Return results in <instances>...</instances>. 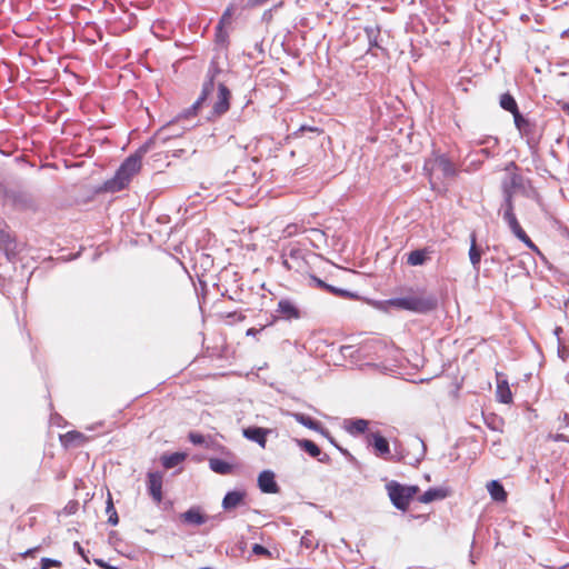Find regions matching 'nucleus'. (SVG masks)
I'll use <instances>...</instances> for the list:
<instances>
[{
  "mask_svg": "<svg viewBox=\"0 0 569 569\" xmlns=\"http://www.w3.org/2000/svg\"><path fill=\"white\" fill-rule=\"evenodd\" d=\"M366 440L368 447L373 449L377 457L385 460L403 462L410 466L420 463L427 451L425 442L418 437L412 438L408 443L409 449L416 451L413 455L403 448L396 450V453L391 455L389 441L379 431L368 433L366 436Z\"/></svg>",
  "mask_w": 569,
  "mask_h": 569,
  "instance_id": "f257e3e1",
  "label": "nucleus"
},
{
  "mask_svg": "<svg viewBox=\"0 0 569 569\" xmlns=\"http://www.w3.org/2000/svg\"><path fill=\"white\" fill-rule=\"evenodd\" d=\"M154 143V138H150L142 146H140L134 153L130 154L120 164L113 178L104 182V190L109 192H119L127 188L134 174L141 169V160L144 154L151 150Z\"/></svg>",
  "mask_w": 569,
  "mask_h": 569,
  "instance_id": "f03ea898",
  "label": "nucleus"
},
{
  "mask_svg": "<svg viewBox=\"0 0 569 569\" xmlns=\"http://www.w3.org/2000/svg\"><path fill=\"white\" fill-rule=\"evenodd\" d=\"M388 303L397 309L428 313L438 307V299L433 293H426L421 288H409L406 290V296L391 298Z\"/></svg>",
  "mask_w": 569,
  "mask_h": 569,
  "instance_id": "7ed1b4c3",
  "label": "nucleus"
},
{
  "mask_svg": "<svg viewBox=\"0 0 569 569\" xmlns=\"http://www.w3.org/2000/svg\"><path fill=\"white\" fill-rule=\"evenodd\" d=\"M499 213L501 214L503 221L508 224L510 231L515 234L517 239L525 243L529 249L539 252L538 247L532 242V240L528 237L526 231L521 228L516 217L512 201V191L508 189H505L503 191V201L500 206Z\"/></svg>",
  "mask_w": 569,
  "mask_h": 569,
  "instance_id": "20e7f679",
  "label": "nucleus"
},
{
  "mask_svg": "<svg viewBox=\"0 0 569 569\" xmlns=\"http://www.w3.org/2000/svg\"><path fill=\"white\" fill-rule=\"evenodd\" d=\"M386 489L393 507L401 511L408 509L410 501L419 490L418 486H406L395 480L387 483Z\"/></svg>",
  "mask_w": 569,
  "mask_h": 569,
  "instance_id": "39448f33",
  "label": "nucleus"
},
{
  "mask_svg": "<svg viewBox=\"0 0 569 569\" xmlns=\"http://www.w3.org/2000/svg\"><path fill=\"white\" fill-rule=\"evenodd\" d=\"M220 72L221 70L218 64L212 61L208 68L206 80L202 83L201 93L198 99L189 108H187V111L183 113L186 117L197 116L199 109L208 100L209 96L212 94L214 90V80Z\"/></svg>",
  "mask_w": 569,
  "mask_h": 569,
  "instance_id": "423d86ee",
  "label": "nucleus"
},
{
  "mask_svg": "<svg viewBox=\"0 0 569 569\" xmlns=\"http://www.w3.org/2000/svg\"><path fill=\"white\" fill-rule=\"evenodd\" d=\"M423 170L430 180L436 173H439L438 178H453L457 174L453 162L442 153H435L432 158L426 160Z\"/></svg>",
  "mask_w": 569,
  "mask_h": 569,
  "instance_id": "0eeeda50",
  "label": "nucleus"
},
{
  "mask_svg": "<svg viewBox=\"0 0 569 569\" xmlns=\"http://www.w3.org/2000/svg\"><path fill=\"white\" fill-rule=\"evenodd\" d=\"M231 91L224 83L218 84L217 100L214 101L212 109L207 117L209 121H213L217 118L222 117L230 109Z\"/></svg>",
  "mask_w": 569,
  "mask_h": 569,
  "instance_id": "6e6552de",
  "label": "nucleus"
},
{
  "mask_svg": "<svg viewBox=\"0 0 569 569\" xmlns=\"http://www.w3.org/2000/svg\"><path fill=\"white\" fill-rule=\"evenodd\" d=\"M7 200L18 210H36V201L32 194L24 190H9L6 192Z\"/></svg>",
  "mask_w": 569,
  "mask_h": 569,
  "instance_id": "1a4fd4ad",
  "label": "nucleus"
},
{
  "mask_svg": "<svg viewBox=\"0 0 569 569\" xmlns=\"http://www.w3.org/2000/svg\"><path fill=\"white\" fill-rule=\"evenodd\" d=\"M162 473L159 471H150L147 475V488L148 493L151 496L154 502L160 503L162 501Z\"/></svg>",
  "mask_w": 569,
  "mask_h": 569,
  "instance_id": "9d476101",
  "label": "nucleus"
},
{
  "mask_svg": "<svg viewBox=\"0 0 569 569\" xmlns=\"http://www.w3.org/2000/svg\"><path fill=\"white\" fill-rule=\"evenodd\" d=\"M187 111L183 110L177 118V120L169 122L168 124L163 126L159 131L157 132L154 138L161 139L163 142L167 140L178 137L182 134L186 128H178V122L182 119H189L192 116L186 117L183 113Z\"/></svg>",
  "mask_w": 569,
  "mask_h": 569,
  "instance_id": "9b49d317",
  "label": "nucleus"
},
{
  "mask_svg": "<svg viewBox=\"0 0 569 569\" xmlns=\"http://www.w3.org/2000/svg\"><path fill=\"white\" fill-rule=\"evenodd\" d=\"M208 519L209 516L203 513L199 506H193L180 515L181 522L192 527L202 526Z\"/></svg>",
  "mask_w": 569,
  "mask_h": 569,
  "instance_id": "f8f14e48",
  "label": "nucleus"
},
{
  "mask_svg": "<svg viewBox=\"0 0 569 569\" xmlns=\"http://www.w3.org/2000/svg\"><path fill=\"white\" fill-rule=\"evenodd\" d=\"M519 132L526 138L527 144L532 153L537 152L542 133L536 122L530 121L529 126L523 127Z\"/></svg>",
  "mask_w": 569,
  "mask_h": 569,
  "instance_id": "ddd939ff",
  "label": "nucleus"
},
{
  "mask_svg": "<svg viewBox=\"0 0 569 569\" xmlns=\"http://www.w3.org/2000/svg\"><path fill=\"white\" fill-rule=\"evenodd\" d=\"M258 487L263 493H278L280 490L276 481V475L271 470H263L259 473Z\"/></svg>",
  "mask_w": 569,
  "mask_h": 569,
  "instance_id": "4468645a",
  "label": "nucleus"
},
{
  "mask_svg": "<svg viewBox=\"0 0 569 569\" xmlns=\"http://www.w3.org/2000/svg\"><path fill=\"white\" fill-rule=\"evenodd\" d=\"M279 317L284 320H293L301 318L300 309L290 299H281L276 310Z\"/></svg>",
  "mask_w": 569,
  "mask_h": 569,
  "instance_id": "2eb2a0df",
  "label": "nucleus"
},
{
  "mask_svg": "<svg viewBox=\"0 0 569 569\" xmlns=\"http://www.w3.org/2000/svg\"><path fill=\"white\" fill-rule=\"evenodd\" d=\"M291 416L295 418L297 422H299L303 427L317 431L325 437H329V431L322 426L320 421L315 420L310 416H307L301 412H292Z\"/></svg>",
  "mask_w": 569,
  "mask_h": 569,
  "instance_id": "dca6fc26",
  "label": "nucleus"
},
{
  "mask_svg": "<svg viewBox=\"0 0 569 569\" xmlns=\"http://www.w3.org/2000/svg\"><path fill=\"white\" fill-rule=\"evenodd\" d=\"M246 491L243 490H231L228 491L221 502L223 510L231 511L237 507L244 505Z\"/></svg>",
  "mask_w": 569,
  "mask_h": 569,
  "instance_id": "f3484780",
  "label": "nucleus"
},
{
  "mask_svg": "<svg viewBox=\"0 0 569 569\" xmlns=\"http://www.w3.org/2000/svg\"><path fill=\"white\" fill-rule=\"evenodd\" d=\"M365 33L368 40L369 49L368 52L372 49H379L381 51H386V49L382 47L381 42V29L380 26L373 24V26H366L365 27Z\"/></svg>",
  "mask_w": 569,
  "mask_h": 569,
  "instance_id": "a211bd4d",
  "label": "nucleus"
},
{
  "mask_svg": "<svg viewBox=\"0 0 569 569\" xmlns=\"http://www.w3.org/2000/svg\"><path fill=\"white\" fill-rule=\"evenodd\" d=\"M0 247L7 254L16 249V241L8 231V224L2 218H0Z\"/></svg>",
  "mask_w": 569,
  "mask_h": 569,
  "instance_id": "6ab92c4d",
  "label": "nucleus"
},
{
  "mask_svg": "<svg viewBox=\"0 0 569 569\" xmlns=\"http://www.w3.org/2000/svg\"><path fill=\"white\" fill-rule=\"evenodd\" d=\"M267 435L268 430L261 427H249L243 429V437L257 442L262 448L266 446Z\"/></svg>",
  "mask_w": 569,
  "mask_h": 569,
  "instance_id": "aec40b11",
  "label": "nucleus"
},
{
  "mask_svg": "<svg viewBox=\"0 0 569 569\" xmlns=\"http://www.w3.org/2000/svg\"><path fill=\"white\" fill-rule=\"evenodd\" d=\"M431 251L428 248L412 250L407 256V263L409 266H423L429 259Z\"/></svg>",
  "mask_w": 569,
  "mask_h": 569,
  "instance_id": "412c9836",
  "label": "nucleus"
},
{
  "mask_svg": "<svg viewBox=\"0 0 569 569\" xmlns=\"http://www.w3.org/2000/svg\"><path fill=\"white\" fill-rule=\"evenodd\" d=\"M469 259L476 271L480 269L481 261V250L477 246V236L475 232L470 234V249H469Z\"/></svg>",
  "mask_w": 569,
  "mask_h": 569,
  "instance_id": "4be33fe9",
  "label": "nucleus"
},
{
  "mask_svg": "<svg viewBox=\"0 0 569 569\" xmlns=\"http://www.w3.org/2000/svg\"><path fill=\"white\" fill-rule=\"evenodd\" d=\"M448 491L443 488H429L426 490L418 500L422 503H430L436 500H442L447 497Z\"/></svg>",
  "mask_w": 569,
  "mask_h": 569,
  "instance_id": "5701e85b",
  "label": "nucleus"
},
{
  "mask_svg": "<svg viewBox=\"0 0 569 569\" xmlns=\"http://www.w3.org/2000/svg\"><path fill=\"white\" fill-rule=\"evenodd\" d=\"M497 400L501 403H511L512 402V392L509 388L507 380L497 381V390H496Z\"/></svg>",
  "mask_w": 569,
  "mask_h": 569,
  "instance_id": "b1692460",
  "label": "nucleus"
},
{
  "mask_svg": "<svg viewBox=\"0 0 569 569\" xmlns=\"http://www.w3.org/2000/svg\"><path fill=\"white\" fill-rule=\"evenodd\" d=\"M487 489L495 501H506L507 492L500 481L491 480L488 482Z\"/></svg>",
  "mask_w": 569,
  "mask_h": 569,
  "instance_id": "393cba45",
  "label": "nucleus"
},
{
  "mask_svg": "<svg viewBox=\"0 0 569 569\" xmlns=\"http://www.w3.org/2000/svg\"><path fill=\"white\" fill-rule=\"evenodd\" d=\"M210 469L218 475H229L232 472L233 467L228 461L220 458H212L209 460Z\"/></svg>",
  "mask_w": 569,
  "mask_h": 569,
  "instance_id": "a878e982",
  "label": "nucleus"
},
{
  "mask_svg": "<svg viewBox=\"0 0 569 569\" xmlns=\"http://www.w3.org/2000/svg\"><path fill=\"white\" fill-rule=\"evenodd\" d=\"M187 455L183 452H173L161 457V463L166 469H172L186 459Z\"/></svg>",
  "mask_w": 569,
  "mask_h": 569,
  "instance_id": "bb28decb",
  "label": "nucleus"
},
{
  "mask_svg": "<svg viewBox=\"0 0 569 569\" xmlns=\"http://www.w3.org/2000/svg\"><path fill=\"white\" fill-rule=\"evenodd\" d=\"M297 443L312 458H316L321 455V449L319 448V446L309 439H299L297 440Z\"/></svg>",
  "mask_w": 569,
  "mask_h": 569,
  "instance_id": "cd10ccee",
  "label": "nucleus"
},
{
  "mask_svg": "<svg viewBox=\"0 0 569 569\" xmlns=\"http://www.w3.org/2000/svg\"><path fill=\"white\" fill-rule=\"evenodd\" d=\"M214 42L221 49H227L229 46V33L222 26L216 27Z\"/></svg>",
  "mask_w": 569,
  "mask_h": 569,
  "instance_id": "c85d7f7f",
  "label": "nucleus"
},
{
  "mask_svg": "<svg viewBox=\"0 0 569 569\" xmlns=\"http://www.w3.org/2000/svg\"><path fill=\"white\" fill-rule=\"evenodd\" d=\"M499 104L503 110L509 111L510 113L519 109L516 99L509 92L500 96Z\"/></svg>",
  "mask_w": 569,
  "mask_h": 569,
  "instance_id": "c756f323",
  "label": "nucleus"
},
{
  "mask_svg": "<svg viewBox=\"0 0 569 569\" xmlns=\"http://www.w3.org/2000/svg\"><path fill=\"white\" fill-rule=\"evenodd\" d=\"M498 153L496 152V149H492V147L488 146V147H483L481 149H479L478 151H475L471 153L472 157H475V159L471 160V163H475V162H482V159H489V158H493L495 156H497Z\"/></svg>",
  "mask_w": 569,
  "mask_h": 569,
  "instance_id": "7c9ffc66",
  "label": "nucleus"
},
{
  "mask_svg": "<svg viewBox=\"0 0 569 569\" xmlns=\"http://www.w3.org/2000/svg\"><path fill=\"white\" fill-rule=\"evenodd\" d=\"M368 429V421L365 419H352L349 421L347 430L351 435L363 433Z\"/></svg>",
  "mask_w": 569,
  "mask_h": 569,
  "instance_id": "2f4dec72",
  "label": "nucleus"
},
{
  "mask_svg": "<svg viewBox=\"0 0 569 569\" xmlns=\"http://www.w3.org/2000/svg\"><path fill=\"white\" fill-rule=\"evenodd\" d=\"M106 513L108 515V523L109 525L117 526L119 523L118 512L114 508L112 497L110 493L108 495V500H107V505H106Z\"/></svg>",
  "mask_w": 569,
  "mask_h": 569,
  "instance_id": "473e14b6",
  "label": "nucleus"
},
{
  "mask_svg": "<svg viewBox=\"0 0 569 569\" xmlns=\"http://www.w3.org/2000/svg\"><path fill=\"white\" fill-rule=\"evenodd\" d=\"M64 439L68 443L81 445L87 440V437L79 431H69L64 435Z\"/></svg>",
  "mask_w": 569,
  "mask_h": 569,
  "instance_id": "72a5a7b5",
  "label": "nucleus"
},
{
  "mask_svg": "<svg viewBox=\"0 0 569 569\" xmlns=\"http://www.w3.org/2000/svg\"><path fill=\"white\" fill-rule=\"evenodd\" d=\"M310 283L316 287V288H319V289H322L329 293H332V290L336 289L335 286H331V284H328L326 283L323 280H321L320 278H318L317 276L315 274H311L310 276Z\"/></svg>",
  "mask_w": 569,
  "mask_h": 569,
  "instance_id": "f704fd0d",
  "label": "nucleus"
},
{
  "mask_svg": "<svg viewBox=\"0 0 569 569\" xmlns=\"http://www.w3.org/2000/svg\"><path fill=\"white\" fill-rule=\"evenodd\" d=\"M512 116H513V122H515V126L518 130H521L523 127H528L529 126V122L531 121L530 119L523 117L519 109H517V111H513L511 112Z\"/></svg>",
  "mask_w": 569,
  "mask_h": 569,
  "instance_id": "c9c22d12",
  "label": "nucleus"
},
{
  "mask_svg": "<svg viewBox=\"0 0 569 569\" xmlns=\"http://www.w3.org/2000/svg\"><path fill=\"white\" fill-rule=\"evenodd\" d=\"M308 132L319 134L322 131L318 127L302 124L296 131H293L292 134L298 138V137H303Z\"/></svg>",
  "mask_w": 569,
  "mask_h": 569,
  "instance_id": "e433bc0d",
  "label": "nucleus"
},
{
  "mask_svg": "<svg viewBox=\"0 0 569 569\" xmlns=\"http://www.w3.org/2000/svg\"><path fill=\"white\" fill-rule=\"evenodd\" d=\"M475 143L477 146H483V147H492V149H497L499 144V140L496 137L488 136L483 139L476 140Z\"/></svg>",
  "mask_w": 569,
  "mask_h": 569,
  "instance_id": "4c0bfd02",
  "label": "nucleus"
},
{
  "mask_svg": "<svg viewBox=\"0 0 569 569\" xmlns=\"http://www.w3.org/2000/svg\"><path fill=\"white\" fill-rule=\"evenodd\" d=\"M61 562L51 558H42L40 566L33 569H50L51 567H60Z\"/></svg>",
  "mask_w": 569,
  "mask_h": 569,
  "instance_id": "58836bf2",
  "label": "nucleus"
},
{
  "mask_svg": "<svg viewBox=\"0 0 569 569\" xmlns=\"http://www.w3.org/2000/svg\"><path fill=\"white\" fill-rule=\"evenodd\" d=\"M188 439L191 443H193L196 446H201L207 442L206 437L198 432H189Z\"/></svg>",
  "mask_w": 569,
  "mask_h": 569,
  "instance_id": "ea45409f",
  "label": "nucleus"
},
{
  "mask_svg": "<svg viewBox=\"0 0 569 569\" xmlns=\"http://www.w3.org/2000/svg\"><path fill=\"white\" fill-rule=\"evenodd\" d=\"M362 349L366 351V355H369L371 350H375V352H378L380 349H386V346L381 341H373L370 343H367L362 347Z\"/></svg>",
  "mask_w": 569,
  "mask_h": 569,
  "instance_id": "a19ab883",
  "label": "nucleus"
},
{
  "mask_svg": "<svg viewBox=\"0 0 569 569\" xmlns=\"http://www.w3.org/2000/svg\"><path fill=\"white\" fill-rule=\"evenodd\" d=\"M332 295L337 296V297H341V298H349V299H355L358 297L357 293H353L349 290L337 288V287L335 290H332Z\"/></svg>",
  "mask_w": 569,
  "mask_h": 569,
  "instance_id": "79ce46f5",
  "label": "nucleus"
},
{
  "mask_svg": "<svg viewBox=\"0 0 569 569\" xmlns=\"http://www.w3.org/2000/svg\"><path fill=\"white\" fill-rule=\"evenodd\" d=\"M283 257H289L291 259H295V260H299V259H302V251L301 249L297 248V247H291L287 252L283 253Z\"/></svg>",
  "mask_w": 569,
  "mask_h": 569,
  "instance_id": "37998d69",
  "label": "nucleus"
},
{
  "mask_svg": "<svg viewBox=\"0 0 569 569\" xmlns=\"http://www.w3.org/2000/svg\"><path fill=\"white\" fill-rule=\"evenodd\" d=\"M231 14H232V8H227L226 11L222 13V17L221 19L219 20L218 24L217 26H222L224 27L226 23H229L230 22V19H231Z\"/></svg>",
  "mask_w": 569,
  "mask_h": 569,
  "instance_id": "c03bdc74",
  "label": "nucleus"
},
{
  "mask_svg": "<svg viewBox=\"0 0 569 569\" xmlns=\"http://www.w3.org/2000/svg\"><path fill=\"white\" fill-rule=\"evenodd\" d=\"M252 551H253V553H256V555H269V553H270V552H269V550H268L264 546H262V545H258V543H256V545L252 547Z\"/></svg>",
  "mask_w": 569,
  "mask_h": 569,
  "instance_id": "a18cd8bd",
  "label": "nucleus"
},
{
  "mask_svg": "<svg viewBox=\"0 0 569 569\" xmlns=\"http://www.w3.org/2000/svg\"><path fill=\"white\" fill-rule=\"evenodd\" d=\"M550 438L553 441H556V442H567V443H569V437L567 435H563V433H556V435L550 436Z\"/></svg>",
  "mask_w": 569,
  "mask_h": 569,
  "instance_id": "49530a36",
  "label": "nucleus"
},
{
  "mask_svg": "<svg viewBox=\"0 0 569 569\" xmlns=\"http://www.w3.org/2000/svg\"><path fill=\"white\" fill-rule=\"evenodd\" d=\"M326 438H327V439L330 441V443H331V445H333V446H335V447H336V448H337L341 453H343V455H346V456H347V455H349V451H348L347 449H343L342 447H340V446L336 442L335 438H333L330 433H329V437H326Z\"/></svg>",
  "mask_w": 569,
  "mask_h": 569,
  "instance_id": "de8ad7c7",
  "label": "nucleus"
},
{
  "mask_svg": "<svg viewBox=\"0 0 569 569\" xmlns=\"http://www.w3.org/2000/svg\"><path fill=\"white\" fill-rule=\"evenodd\" d=\"M269 0H248L247 2V7L249 8H257V7H261L263 6L264 3H267Z\"/></svg>",
  "mask_w": 569,
  "mask_h": 569,
  "instance_id": "09e8293b",
  "label": "nucleus"
},
{
  "mask_svg": "<svg viewBox=\"0 0 569 569\" xmlns=\"http://www.w3.org/2000/svg\"><path fill=\"white\" fill-rule=\"evenodd\" d=\"M316 459L322 463H328L330 461V457L327 453H323L322 451L320 456L316 457Z\"/></svg>",
  "mask_w": 569,
  "mask_h": 569,
  "instance_id": "8fccbe9b",
  "label": "nucleus"
},
{
  "mask_svg": "<svg viewBox=\"0 0 569 569\" xmlns=\"http://www.w3.org/2000/svg\"><path fill=\"white\" fill-rule=\"evenodd\" d=\"M568 426H569V416H568V413H563L559 429L566 428Z\"/></svg>",
  "mask_w": 569,
  "mask_h": 569,
  "instance_id": "3c124183",
  "label": "nucleus"
},
{
  "mask_svg": "<svg viewBox=\"0 0 569 569\" xmlns=\"http://www.w3.org/2000/svg\"><path fill=\"white\" fill-rule=\"evenodd\" d=\"M262 329L249 328L246 332L247 336H257Z\"/></svg>",
  "mask_w": 569,
  "mask_h": 569,
  "instance_id": "603ef678",
  "label": "nucleus"
},
{
  "mask_svg": "<svg viewBox=\"0 0 569 569\" xmlns=\"http://www.w3.org/2000/svg\"><path fill=\"white\" fill-rule=\"evenodd\" d=\"M97 563H98L100 567H103V568H106V569H120V568H118V567H116V566H111V565L104 563L102 560L97 561Z\"/></svg>",
  "mask_w": 569,
  "mask_h": 569,
  "instance_id": "864d4df0",
  "label": "nucleus"
},
{
  "mask_svg": "<svg viewBox=\"0 0 569 569\" xmlns=\"http://www.w3.org/2000/svg\"><path fill=\"white\" fill-rule=\"evenodd\" d=\"M73 548H74V550H77V552H78L79 555L83 556L84 551H83V548L80 546V543H79V542H77V541H76V542L73 543Z\"/></svg>",
  "mask_w": 569,
  "mask_h": 569,
  "instance_id": "5fc2aeb1",
  "label": "nucleus"
},
{
  "mask_svg": "<svg viewBox=\"0 0 569 569\" xmlns=\"http://www.w3.org/2000/svg\"><path fill=\"white\" fill-rule=\"evenodd\" d=\"M301 543H302L303 546H306L307 548H311V547H312V541H311V540H309V539H307L306 537H302V539H301Z\"/></svg>",
  "mask_w": 569,
  "mask_h": 569,
  "instance_id": "6e6d98bb",
  "label": "nucleus"
},
{
  "mask_svg": "<svg viewBox=\"0 0 569 569\" xmlns=\"http://www.w3.org/2000/svg\"><path fill=\"white\" fill-rule=\"evenodd\" d=\"M283 258H284V259H283V262H282V263H283V266H284L288 270L292 269V266H291V264L289 263V261H288V257H283Z\"/></svg>",
  "mask_w": 569,
  "mask_h": 569,
  "instance_id": "4d7b16f0",
  "label": "nucleus"
},
{
  "mask_svg": "<svg viewBox=\"0 0 569 569\" xmlns=\"http://www.w3.org/2000/svg\"><path fill=\"white\" fill-rule=\"evenodd\" d=\"M36 550H37V549H29V550H27L26 552H23V553H22V556H23V557H28V556L32 555V553H33V551H36Z\"/></svg>",
  "mask_w": 569,
  "mask_h": 569,
  "instance_id": "13d9d810",
  "label": "nucleus"
},
{
  "mask_svg": "<svg viewBox=\"0 0 569 569\" xmlns=\"http://www.w3.org/2000/svg\"><path fill=\"white\" fill-rule=\"evenodd\" d=\"M470 562H471L472 565H475V563H476V560H475V557H473V553H472V552H470Z\"/></svg>",
  "mask_w": 569,
  "mask_h": 569,
  "instance_id": "bf43d9fd",
  "label": "nucleus"
},
{
  "mask_svg": "<svg viewBox=\"0 0 569 569\" xmlns=\"http://www.w3.org/2000/svg\"><path fill=\"white\" fill-rule=\"evenodd\" d=\"M74 508H76V506H71V507H69V508H66V510H67L69 513H71V512H73V509H74Z\"/></svg>",
  "mask_w": 569,
  "mask_h": 569,
  "instance_id": "052dcab7",
  "label": "nucleus"
},
{
  "mask_svg": "<svg viewBox=\"0 0 569 569\" xmlns=\"http://www.w3.org/2000/svg\"><path fill=\"white\" fill-rule=\"evenodd\" d=\"M350 349H351V347H350V346H345V347H342V348H341V350H342V351H345V350H350Z\"/></svg>",
  "mask_w": 569,
  "mask_h": 569,
  "instance_id": "680f3d73",
  "label": "nucleus"
},
{
  "mask_svg": "<svg viewBox=\"0 0 569 569\" xmlns=\"http://www.w3.org/2000/svg\"><path fill=\"white\" fill-rule=\"evenodd\" d=\"M558 353H559V356H560L562 359H565V357H563V356H565V352H561V350H558Z\"/></svg>",
  "mask_w": 569,
  "mask_h": 569,
  "instance_id": "e2e57ef3",
  "label": "nucleus"
},
{
  "mask_svg": "<svg viewBox=\"0 0 569 569\" xmlns=\"http://www.w3.org/2000/svg\"><path fill=\"white\" fill-rule=\"evenodd\" d=\"M558 353H559V356H560L562 359H565V357H563V356H565V352H561V350H558Z\"/></svg>",
  "mask_w": 569,
  "mask_h": 569,
  "instance_id": "0e129e2a",
  "label": "nucleus"
},
{
  "mask_svg": "<svg viewBox=\"0 0 569 569\" xmlns=\"http://www.w3.org/2000/svg\"><path fill=\"white\" fill-rule=\"evenodd\" d=\"M566 110H567V112L569 114V103L566 106Z\"/></svg>",
  "mask_w": 569,
  "mask_h": 569,
  "instance_id": "69168bd1",
  "label": "nucleus"
},
{
  "mask_svg": "<svg viewBox=\"0 0 569 569\" xmlns=\"http://www.w3.org/2000/svg\"><path fill=\"white\" fill-rule=\"evenodd\" d=\"M200 569H213L211 567H201Z\"/></svg>",
  "mask_w": 569,
  "mask_h": 569,
  "instance_id": "338daca9",
  "label": "nucleus"
}]
</instances>
